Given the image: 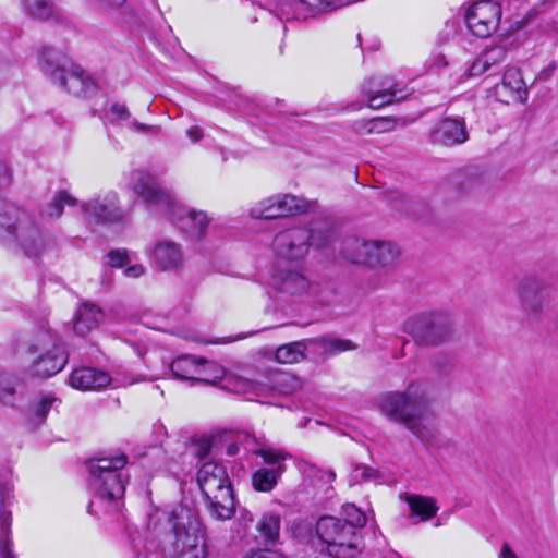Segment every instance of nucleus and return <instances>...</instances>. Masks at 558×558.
<instances>
[{"mask_svg": "<svg viewBox=\"0 0 558 558\" xmlns=\"http://www.w3.org/2000/svg\"><path fill=\"white\" fill-rule=\"evenodd\" d=\"M435 402L432 385L423 379L409 383L404 390L383 393L377 400L379 412L390 422L402 425L421 440L435 436Z\"/></svg>", "mask_w": 558, "mask_h": 558, "instance_id": "nucleus-1", "label": "nucleus"}, {"mask_svg": "<svg viewBox=\"0 0 558 558\" xmlns=\"http://www.w3.org/2000/svg\"><path fill=\"white\" fill-rule=\"evenodd\" d=\"M130 186L146 205L147 209L169 220L191 238L201 239L208 227L209 218L204 211H197L180 204L174 195L159 186L156 178L145 170L131 173Z\"/></svg>", "mask_w": 558, "mask_h": 558, "instance_id": "nucleus-2", "label": "nucleus"}, {"mask_svg": "<svg viewBox=\"0 0 558 558\" xmlns=\"http://www.w3.org/2000/svg\"><path fill=\"white\" fill-rule=\"evenodd\" d=\"M0 242L31 259H39L56 247V239L43 232L27 211L4 198H0Z\"/></svg>", "mask_w": 558, "mask_h": 558, "instance_id": "nucleus-3", "label": "nucleus"}, {"mask_svg": "<svg viewBox=\"0 0 558 558\" xmlns=\"http://www.w3.org/2000/svg\"><path fill=\"white\" fill-rule=\"evenodd\" d=\"M197 484L213 519L226 521L234 515V494L225 465L205 462L197 472Z\"/></svg>", "mask_w": 558, "mask_h": 558, "instance_id": "nucleus-4", "label": "nucleus"}, {"mask_svg": "<svg viewBox=\"0 0 558 558\" xmlns=\"http://www.w3.org/2000/svg\"><path fill=\"white\" fill-rule=\"evenodd\" d=\"M27 352L32 356L27 373L36 378H50L60 373L68 363V353L61 345L58 333L50 328H40L32 337Z\"/></svg>", "mask_w": 558, "mask_h": 558, "instance_id": "nucleus-5", "label": "nucleus"}, {"mask_svg": "<svg viewBox=\"0 0 558 558\" xmlns=\"http://www.w3.org/2000/svg\"><path fill=\"white\" fill-rule=\"evenodd\" d=\"M315 532L322 544L320 551L331 558H355L364 548L363 535L354 532L339 517H320L316 522Z\"/></svg>", "mask_w": 558, "mask_h": 558, "instance_id": "nucleus-6", "label": "nucleus"}, {"mask_svg": "<svg viewBox=\"0 0 558 558\" xmlns=\"http://www.w3.org/2000/svg\"><path fill=\"white\" fill-rule=\"evenodd\" d=\"M39 64L45 75L73 95L87 96L96 90L95 82L80 66L73 65L61 50L43 48Z\"/></svg>", "mask_w": 558, "mask_h": 558, "instance_id": "nucleus-7", "label": "nucleus"}, {"mask_svg": "<svg viewBox=\"0 0 558 558\" xmlns=\"http://www.w3.org/2000/svg\"><path fill=\"white\" fill-rule=\"evenodd\" d=\"M158 514V519L166 520L173 533L175 548L180 549L178 558H207L205 538L191 509L179 505Z\"/></svg>", "mask_w": 558, "mask_h": 558, "instance_id": "nucleus-8", "label": "nucleus"}, {"mask_svg": "<svg viewBox=\"0 0 558 558\" xmlns=\"http://www.w3.org/2000/svg\"><path fill=\"white\" fill-rule=\"evenodd\" d=\"M126 463L128 458L123 453L89 460V487L94 494L110 501L122 498L129 477L121 470Z\"/></svg>", "mask_w": 558, "mask_h": 558, "instance_id": "nucleus-9", "label": "nucleus"}, {"mask_svg": "<svg viewBox=\"0 0 558 558\" xmlns=\"http://www.w3.org/2000/svg\"><path fill=\"white\" fill-rule=\"evenodd\" d=\"M404 331L420 344H439L452 335V317L445 312L420 313L405 322Z\"/></svg>", "mask_w": 558, "mask_h": 558, "instance_id": "nucleus-10", "label": "nucleus"}, {"mask_svg": "<svg viewBox=\"0 0 558 558\" xmlns=\"http://www.w3.org/2000/svg\"><path fill=\"white\" fill-rule=\"evenodd\" d=\"M515 295L526 323H539L551 300L548 288L537 277L525 276L517 283Z\"/></svg>", "mask_w": 558, "mask_h": 558, "instance_id": "nucleus-11", "label": "nucleus"}, {"mask_svg": "<svg viewBox=\"0 0 558 558\" xmlns=\"http://www.w3.org/2000/svg\"><path fill=\"white\" fill-rule=\"evenodd\" d=\"M308 208V203L298 196L276 194L256 203L250 209V214L253 218L269 220L305 213Z\"/></svg>", "mask_w": 558, "mask_h": 558, "instance_id": "nucleus-12", "label": "nucleus"}, {"mask_svg": "<svg viewBox=\"0 0 558 558\" xmlns=\"http://www.w3.org/2000/svg\"><path fill=\"white\" fill-rule=\"evenodd\" d=\"M311 230L294 227L279 232L274 239L276 256L282 260H301L311 247Z\"/></svg>", "mask_w": 558, "mask_h": 558, "instance_id": "nucleus-13", "label": "nucleus"}, {"mask_svg": "<svg viewBox=\"0 0 558 558\" xmlns=\"http://www.w3.org/2000/svg\"><path fill=\"white\" fill-rule=\"evenodd\" d=\"M82 211L88 222L95 223H113L124 218V211L119 205V196L112 191L84 203Z\"/></svg>", "mask_w": 558, "mask_h": 558, "instance_id": "nucleus-14", "label": "nucleus"}, {"mask_svg": "<svg viewBox=\"0 0 558 558\" xmlns=\"http://www.w3.org/2000/svg\"><path fill=\"white\" fill-rule=\"evenodd\" d=\"M500 14V7L497 3L477 2L468 10L465 21L475 36L484 38L497 28Z\"/></svg>", "mask_w": 558, "mask_h": 558, "instance_id": "nucleus-15", "label": "nucleus"}, {"mask_svg": "<svg viewBox=\"0 0 558 558\" xmlns=\"http://www.w3.org/2000/svg\"><path fill=\"white\" fill-rule=\"evenodd\" d=\"M429 138L432 143L447 147L465 143L469 138V132L464 119L446 118L439 121L430 130Z\"/></svg>", "mask_w": 558, "mask_h": 558, "instance_id": "nucleus-16", "label": "nucleus"}, {"mask_svg": "<svg viewBox=\"0 0 558 558\" xmlns=\"http://www.w3.org/2000/svg\"><path fill=\"white\" fill-rule=\"evenodd\" d=\"M12 487L5 481H0V558H16L11 538V513L4 509L10 499Z\"/></svg>", "mask_w": 558, "mask_h": 558, "instance_id": "nucleus-17", "label": "nucleus"}, {"mask_svg": "<svg viewBox=\"0 0 558 558\" xmlns=\"http://www.w3.org/2000/svg\"><path fill=\"white\" fill-rule=\"evenodd\" d=\"M69 383L78 390H98L110 385L111 377L105 371L81 367L71 373Z\"/></svg>", "mask_w": 558, "mask_h": 558, "instance_id": "nucleus-18", "label": "nucleus"}, {"mask_svg": "<svg viewBox=\"0 0 558 558\" xmlns=\"http://www.w3.org/2000/svg\"><path fill=\"white\" fill-rule=\"evenodd\" d=\"M151 258L160 270H177L183 265L181 247L172 241L158 242L151 252Z\"/></svg>", "mask_w": 558, "mask_h": 558, "instance_id": "nucleus-19", "label": "nucleus"}, {"mask_svg": "<svg viewBox=\"0 0 558 558\" xmlns=\"http://www.w3.org/2000/svg\"><path fill=\"white\" fill-rule=\"evenodd\" d=\"M104 320L102 310L93 303H82L75 314L73 330L77 336L84 337L98 328Z\"/></svg>", "mask_w": 558, "mask_h": 558, "instance_id": "nucleus-20", "label": "nucleus"}, {"mask_svg": "<svg viewBox=\"0 0 558 558\" xmlns=\"http://www.w3.org/2000/svg\"><path fill=\"white\" fill-rule=\"evenodd\" d=\"M276 290L290 295H301L308 291L310 280L301 271L287 269L279 271L272 278Z\"/></svg>", "mask_w": 558, "mask_h": 558, "instance_id": "nucleus-21", "label": "nucleus"}, {"mask_svg": "<svg viewBox=\"0 0 558 558\" xmlns=\"http://www.w3.org/2000/svg\"><path fill=\"white\" fill-rule=\"evenodd\" d=\"M372 250H376V243H373V240L348 236L341 242L340 253L352 264L368 265Z\"/></svg>", "mask_w": 558, "mask_h": 558, "instance_id": "nucleus-22", "label": "nucleus"}, {"mask_svg": "<svg viewBox=\"0 0 558 558\" xmlns=\"http://www.w3.org/2000/svg\"><path fill=\"white\" fill-rule=\"evenodd\" d=\"M221 387L225 390L236 395H255L260 396L267 388L277 389L276 386L266 385L260 381L251 380L241 376L227 374ZM280 392H287L282 388H278Z\"/></svg>", "mask_w": 558, "mask_h": 558, "instance_id": "nucleus-23", "label": "nucleus"}, {"mask_svg": "<svg viewBox=\"0 0 558 558\" xmlns=\"http://www.w3.org/2000/svg\"><path fill=\"white\" fill-rule=\"evenodd\" d=\"M405 501L413 517H417L418 521H428L438 512L436 500L432 497L408 494Z\"/></svg>", "mask_w": 558, "mask_h": 558, "instance_id": "nucleus-24", "label": "nucleus"}, {"mask_svg": "<svg viewBox=\"0 0 558 558\" xmlns=\"http://www.w3.org/2000/svg\"><path fill=\"white\" fill-rule=\"evenodd\" d=\"M362 94L367 97V105L372 109H380L397 99V92L395 89L376 85L374 81L368 82L367 85L362 88Z\"/></svg>", "mask_w": 558, "mask_h": 558, "instance_id": "nucleus-25", "label": "nucleus"}, {"mask_svg": "<svg viewBox=\"0 0 558 558\" xmlns=\"http://www.w3.org/2000/svg\"><path fill=\"white\" fill-rule=\"evenodd\" d=\"M199 362H202V357L193 355L179 356L171 363V372L179 379L196 381V376L201 372Z\"/></svg>", "mask_w": 558, "mask_h": 558, "instance_id": "nucleus-26", "label": "nucleus"}, {"mask_svg": "<svg viewBox=\"0 0 558 558\" xmlns=\"http://www.w3.org/2000/svg\"><path fill=\"white\" fill-rule=\"evenodd\" d=\"M373 243H376V250H372L369 253L368 266L385 267L397 262L399 257V250L393 243L375 240H373Z\"/></svg>", "mask_w": 558, "mask_h": 558, "instance_id": "nucleus-27", "label": "nucleus"}, {"mask_svg": "<svg viewBox=\"0 0 558 558\" xmlns=\"http://www.w3.org/2000/svg\"><path fill=\"white\" fill-rule=\"evenodd\" d=\"M501 86L510 92L512 100L521 102L526 100L527 89L519 69H507L504 73Z\"/></svg>", "mask_w": 558, "mask_h": 558, "instance_id": "nucleus-28", "label": "nucleus"}, {"mask_svg": "<svg viewBox=\"0 0 558 558\" xmlns=\"http://www.w3.org/2000/svg\"><path fill=\"white\" fill-rule=\"evenodd\" d=\"M284 470L286 466H280L279 469L260 468L256 470L252 475L254 489L264 493L271 492Z\"/></svg>", "mask_w": 558, "mask_h": 558, "instance_id": "nucleus-29", "label": "nucleus"}, {"mask_svg": "<svg viewBox=\"0 0 558 558\" xmlns=\"http://www.w3.org/2000/svg\"><path fill=\"white\" fill-rule=\"evenodd\" d=\"M74 204L75 199L66 191H60L50 202L40 207L39 214L43 218L58 219L63 214L64 205Z\"/></svg>", "mask_w": 558, "mask_h": 558, "instance_id": "nucleus-30", "label": "nucleus"}, {"mask_svg": "<svg viewBox=\"0 0 558 558\" xmlns=\"http://www.w3.org/2000/svg\"><path fill=\"white\" fill-rule=\"evenodd\" d=\"M305 341H295L283 344L276 350L275 359L282 364L298 363L305 357Z\"/></svg>", "mask_w": 558, "mask_h": 558, "instance_id": "nucleus-31", "label": "nucleus"}, {"mask_svg": "<svg viewBox=\"0 0 558 558\" xmlns=\"http://www.w3.org/2000/svg\"><path fill=\"white\" fill-rule=\"evenodd\" d=\"M257 530L265 544H275L280 533V517L275 513L263 514Z\"/></svg>", "mask_w": 558, "mask_h": 558, "instance_id": "nucleus-32", "label": "nucleus"}, {"mask_svg": "<svg viewBox=\"0 0 558 558\" xmlns=\"http://www.w3.org/2000/svg\"><path fill=\"white\" fill-rule=\"evenodd\" d=\"M199 375L196 376V381H203L210 385H217L219 381L223 383L227 373L225 368L213 361L202 359L199 362Z\"/></svg>", "mask_w": 558, "mask_h": 558, "instance_id": "nucleus-33", "label": "nucleus"}, {"mask_svg": "<svg viewBox=\"0 0 558 558\" xmlns=\"http://www.w3.org/2000/svg\"><path fill=\"white\" fill-rule=\"evenodd\" d=\"M110 119L112 122H128L130 126L140 132L153 130L154 126L147 125L136 120L131 119V112L124 104H112L109 109Z\"/></svg>", "mask_w": 558, "mask_h": 558, "instance_id": "nucleus-34", "label": "nucleus"}, {"mask_svg": "<svg viewBox=\"0 0 558 558\" xmlns=\"http://www.w3.org/2000/svg\"><path fill=\"white\" fill-rule=\"evenodd\" d=\"M250 450L253 454L260 457L266 464L271 465V469L284 466L283 462L288 458V454L282 450L271 447L256 445L255 447L250 448Z\"/></svg>", "mask_w": 558, "mask_h": 558, "instance_id": "nucleus-35", "label": "nucleus"}, {"mask_svg": "<svg viewBox=\"0 0 558 558\" xmlns=\"http://www.w3.org/2000/svg\"><path fill=\"white\" fill-rule=\"evenodd\" d=\"M341 513L342 521L349 524L354 532L362 534V529L365 526L367 519L365 513L359 509L354 504H345L342 506Z\"/></svg>", "mask_w": 558, "mask_h": 558, "instance_id": "nucleus-36", "label": "nucleus"}, {"mask_svg": "<svg viewBox=\"0 0 558 558\" xmlns=\"http://www.w3.org/2000/svg\"><path fill=\"white\" fill-rule=\"evenodd\" d=\"M60 400L51 395H46L33 404V422L35 425H40L47 417L49 411Z\"/></svg>", "mask_w": 558, "mask_h": 558, "instance_id": "nucleus-37", "label": "nucleus"}, {"mask_svg": "<svg viewBox=\"0 0 558 558\" xmlns=\"http://www.w3.org/2000/svg\"><path fill=\"white\" fill-rule=\"evenodd\" d=\"M27 14L34 19L46 20L52 13L50 0H22Z\"/></svg>", "mask_w": 558, "mask_h": 558, "instance_id": "nucleus-38", "label": "nucleus"}, {"mask_svg": "<svg viewBox=\"0 0 558 558\" xmlns=\"http://www.w3.org/2000/svg\"><path fill=\"white\" fill-rule=\"evenodd\" d=\"M16 387L15 379L7 375H0V401L5 405H14Z\"/></svg>", "mask_w": 558, "mask_h": 558, "instance_id": "nucleus-39", "label": "nucleus"}, {"mask_svg": "<svg viewBox=\"0 0 558 558\" xmlns=\"http://www.w3.org/2000/svg\"><path fill=\"white\" fill-rule=\"evenodd\" d=\"M480 56L483 59L484 64H486L487 69L489 70L492 66L505 61L507 49L504 46H494L486 49Z\"/></svg>", "mask_w": 558, "mask_h": 558, "instance_id": "nucleus-40", "label": "nucleus"}, {"mask_svg": "<svg viewBox=\"0 0 558 558\" xmlns=\"http://www.w3.org/2000/svg\"><path fill=\"white\" fill-rule=\"evenodd\" d=\"M322 343L326 351L330 353H339L354 349L353 344L349 340L341 339H322Z\"/></svg>", "mask_w": 558, "mask_h": 558, "instance_id": "nucleus-41", "label": "nucleus"}, {"mask_svg": "<svg viewBox=\"0 0 558 558\" xmlns=\"http://www.w3.org/2000/svg\"><path fill=\"white\" fill-rule=\"evenodd\" d=\"M109 265L111 267L120 268L131 262L129 252L125 248L112 250L108 253Z\"/></svg>", "mask_w": 558, "mask_h": 558, "instance_id": "nucleus-42", "label": "nucleus"}, {"mask_svg": "<svg viewBox=\"0 0 558 558\" xmlns=\"http://www.w3.org/2000/svg\"><path fill=\"white\" fill-rule=\"evenodd\" d=\"M311 246H315L317 248L326 247L332 241V232L328 229L324 230H311Z\"/></svg>", "mask_w": 558, "mask_h": 558, "instance_id": "nucleus-43", "label": "nucleus"}, {"mask_svg": "<svg viewBox=\"0 0 558 558\" xmlns=\"http://www.w3.org/2000/svg\"><path fill=\"white\" fill-rule=\"evenodd\" d=\"M396 122L390 118H374L371 119V131L372 134H380L390 132L395 129Z\"/></svg>", "mask_w": 558, "mask_h": 558, "instance_id": "nucleus-44", "label": "nucleus"}, {"mask_svg": "<svg viewBox=\"0 0 558 558\" xmlns=\"http://www.w3.org/2000/svg\"><path fill=\"white\" fill-rule=\"evenodd\" d=\"M299 1L308 5L316 12H325L328 10H333L340 5L338 0H299Z\"/></svg>", "mask_w": 558, "mask_h": 558, "instance_id": "nucleus-45", "label": "nucleus"}, {"mask_svg": "<svg viewBox=\"0 0 558 558\" xmlns=\"http://www.w3.org/2000/svg\"><path fill=\"white\" fill-rule=\"evenodd\" d=\"M375 471L368 466L356 465L352 472L351 481L360 483L369 480L374 476Z\"/></svg>", "mask_w": 558, "mask_h": 558, "instance_id": "nucleus-46", "label": "nucleus"}, {"mask_svg": "<svg viewBox=\"0 0 558 558\" xmlns=\"http://www.w3.org/2000/svg\"><path fill=\"white\" fill-rule=\"evenodd\" d=\"M100 10L117 9L125 3L126 0H88Z\"/></svg>", "mask_w": 558, "mask_h": 558, "instance_id": "nucleus-47", "label": "nucleus"}, {"mask_svg": "<svg viewBox=\"0 0 558 558\" xmlns=\"http://www.w3.org/2000/svg\"><path fill=\"white\" fill-rule=\"evenodd\" d=\"M488 69L484 64L483 59L478 56L469 68V76H477L486 72Z\"/></svg>", "mask_w": 558, "mask_h": 558, "instance_id": "nucleus-48", "label": "nucleus"}, {"mask_svg": "<svg viewBox=\"0 0 558 558\" xmlns=\"http://www.w3.org/2000/svg\"><path fill=\"white\" fill-rule=\"evenodd\" d=\"M352 130L359 135L372 134L371 131V119L369 120H357L352 123Z\"/></svg>", "mask_w": 558, "mask_h": 558, "instance_id": "nucleus-49", "label": "nucleus"}, {"mask_svg": "<svg viewBox=\"0 0 558 558\" xmlns=\"http://www.w3.org/2000/svg\"><path fill=\"white\" fill-rule=\"evenodd\" d=\"M11 171L5 162L0 160V189L8 187L11 184Z\"/></svg>", "mask_w": 558, "mask_h": 558, "instance_id": "nucleus-50", "label": "nucleus"}, {"mask_svg": "<svg viewBox=\"0 0 558 558\" xmlns=\"http://www.w3.org/2000/svg\"><path fill=\"white\" fill-rule=\"evenodd\" d=\"M145 272V267L141 264L132 265L125 268L124 275L129 278H138Z\"/></svg>", "mask_w": 558, "mask_h": 558, "instance_id": "nucleus-51", "label": "nucleus"}, {"mask_svg": "<svg viewBox=\"0 0 558 558\" xmlns=\"http://www.w3.org/2000/svg\"><path fill=\"white\" fill-rule=\"evenodd\" d=\"M247 558H286L282 554L276 550H259L252 553Z\"/></svg>", "mask_w": 558, "mask_h": 558, "instance_id": "nucleus-52", "label": "nucleus"}, {"mask_svg": "<svg viewBox=\"0 0 558 558\" xmlns=\"http://www.w3.org/2000/svg\"><path fill=\"white\" fill-rule=\"evenodd\" d=\"M192 142H198L203 137V132L198 126H192L186 132Z\"/></svg>", "mask_w": 558, "mask_h": 558, "instance_id": "nucleus-53", "label": "nucleus"}, {"mask_svg": "<svg viewBox=\"0 0 558 558\" xmlns=\"http://www.w3.org/2000/svg\"><path fill=\"white\" fill-rule=\"evenodd\" d=\"M499 557L500 558H517L515 554L512 551V549L507 544H505L502 546Z\"/></svg>", "mask_w": 558, "mask_h": 558, "instance_id": "nucleus-54", "label": "nucleus"}, {"mask_svg": "<svg viewBox=\"0 0 558 558\" xmlns=\"http://www.w3.org/2000/svg\"><path fill=\"white\" fill-rule=\"evenodd\" d=\"M335 478H336V473L333 471L328 470V471L322 472V475H320L322 481L330 483V482L335 481Z\"/></svg>", "mask_w": 558, "mask_h": 558, "instance_id": "nucleus-55", "label": "nucleus"}, {"mask_svg": "<svg viewBox=\"0 0 558 558\" xmlns=\"http://www.w3.org/2000/svg\"><path fill=\"white\" fill-rule=\"evenodd\" d=\"M554 69H555V65H554V64H551V65H549L548 68L544 69V70L539 73V78H541V80H547V78L551 75V73H553Z\"/></svg>", "mask_w": 558, "mask_h": 558, "instance_id": "nucleus-56", "label": "nucleus"}, {"mask_svg": "<svg viewBox=\"0 0 558 558\" xmlns=\"http://www.w3.org/2000/svg\"><path fill=\"white\" fill-rule=\"evenodd\" d=\"M288 379V375H284V374H278V375H275L274 378H272V384L274 385H281L283 383H286Z\"/></svg>", "mask_w": 558, "mask_h": 558, "instance_id": "nucleus-57", "label": "nucleus"}, {"mask_svg": "<svg viewBox=\"0 0 558 558\" xmlns=\"http://www.w3.org/2000/svg\"><path fill=\"white\" fill-rule=\"evenodd\" d=\"M227 453L229 456H234L238 453V447L235 445H232V446H229L228 447V450H227Z\"/></svg>", "mask_w": 558, "mask_h": 558, "instance_id": "nucleus-58", "label": "nucleus"}, {"mask_svg": "<svg viewBox=\"0 0 558 558\" xmlns=\"http://www.w3.org/2000/svg\"><path fill=\"white\" fill-rule=\"evenodd\" d=\"M148 558H162V555H159L157 553H153V554L149 555Z\"/></svg>", "mask_w": 558, "mask_h": 558, "instance_id": "nucleus-59", "label": "nucleus"}, {"mask_svg": "<svg viewBox=\"0 0 558 558\" xmlns=\"http://www.w3.org/2000/svg\"><path fill=\"white\" fill-rule=\"evenodd\" d=\"M245 439H246L247 442H252V444L255 442V439L253 437L248 436V435L245 436Z\"/></svg>", "mask_w": 558, "mask_h": 558, "instance_id": "nucleus-60", "label": "nucleus"}]
</instances>
